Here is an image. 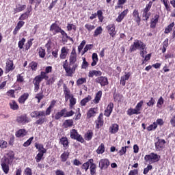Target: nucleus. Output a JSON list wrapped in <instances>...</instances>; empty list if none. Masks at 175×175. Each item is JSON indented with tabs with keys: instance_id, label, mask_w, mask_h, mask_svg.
I'll list each match as a JSON object with an SVG mask.
<instances>
[{
	"instance_id": "8",
	"label": "nucleus",
	"mask_w": 175,
	"mask_h": 175,
	"mask_svg": "<svg viewBox=\"0 0 175 175\" xmlns=\"http://www.w3.org/2000/svg\"><path fill=\"white\" fill-rule=\"evenodd\" d=\"M151 6H152V1H150L143 10L142 17H144L146 21L148 20L151 16V12H149L151 9Z\"/></svg>"
},
{
	"instance_id": "52",
	"label": "nucleus",
	"mask_w": 175,
	"mask_h": 175,
	"mask_svg": "<svg viewBox=\"0 0 175 175\" xmlns=\"http://www.w3.org/2000/svg\"><path fill=\"white\" fill-rule=\"evenodd\" d=\"M85 28L87 29L89 32H91V31L95 29V26L90 23H87L85 25Z\"/></svg>"
},
{
	"instance_id": "5",
	"label": "nucleus",
	"mask_w": 175,
	"mask_h": 175,
	"mask_svg": "<svg viewBox=\"0 0 175 175\" xmlns=\"http://www.w3.org/2000/svg\"><path fill=\"white\" fill-rule=\"evenodd\" d=\"M143 49H146V44L139 40H135L133 44L130 46L129 51L131 53H133V51H136V50H142Z\"/></svg>"
},
{
	"instance_id": "20",
	"label": "nucleus",
	"mask_w": 175,
	"mask_h": 175,
	"mask_svg": "<svg viewBox=\"0 0 175 175\" xmlns=\"http://www.w3.org/2000/svg\"><path fill=\"white\" fill-rule=\"evenodd\" d=\"M89 162H90V174L96 175V164H95L94 163L93 159H90Z\"/></svg>"
},
{
	"instance_id": "38",
	"label": "nucleus",
	"mask_w": 175,
	"mask_h": 175,
	"mask_svg": "<svg viewBox=\"0 0 175 175\" xmlns=\"http://www.w3.org/2000/svg\"><path fill=\"white\" fill-rule=\"evenodd\" d=\"M27 8L26 5H17L16 9L14 10L15 13H18L20 12H23L25 9Z\"/></svg>"
},
{
	"instance_id": "60",
	"label": "nucleus",
	"mask_w": 175,
	"mask_h": 175,
	"mask_svg": "<svg viewBox=\"0 0 175 175\" xmlns=\"http://www.w3.org/2000/svg\"><path fill=\"white\" fill-rule=\"evenodd\" d=\"M84 83H87L85 78H80L77 81V85H81V84H84Z\"/></svg>"
},
{
	"instance_id": "55",
	"label": "nucleus",
	"mask_w": 175,
	"mask_h": 175,
	"mask_svg": "<svg viewBox=\"0 0 175 175\" xmlns=\"http://www.w3.org/2000/svg\"><path fill=\"white\" fill-rule=\"evenodd\" d=\"M8 147V142L3 139H0V148H6Z\"/></svg>"
},
{
	"instance_id": "13",
	"label": "nucleus",
	"mask_w": 175,
	"mask_h": 175,
	"mask_svg": "<svg viewBox=\"0 0 175 175\" xmlns=\"http://www.w3.org/2000/svg\"><path fill=\"white\" fill-rule=\"evenodd\" d=\"M96 83L100 84L101 87H105V85H107V84H109V81L107 77L100 76L96 79Z\"/></svg>"
},
{
	"instance_id": "53",
	"label": "nucleus",
	"mask_w": 175,
	"mask_h": 175,
	"mask_svg": "<svg viewBox=\"0 0 175 175\" xmlns=\"http://www.w3.org/2000/svg\"><path fill=\"white\" fill-rule=\"evenodd\" d=\"M24 43H25V38H22L18 43V47H19L20 50H22L24 47Z\"/></svg>"
},
{
	"instance_id": "7",
	"label": "nucleus",
	"mask_w": 175,
	"mask_h": 175,
	"mask_svg": "<svg viewBox=\"0 0 175 175\" xmlns=\"http://www.w3.org/2000/svg\"><path fill=\"white\" fill-rule=\"evenodd\" d=\"M70 137L71 139H73L74 140H77L80 143H84V138H83L81 135L79 134V133L77 132V130L76 129H72L70 131Z\"/></svg>"
},
{
	"instance_id": "43",
	"label": "nucleus",
	"mask_w": 175,
	"mask_h": 175,
	"mask_svg": "<svg viewBox=\"0 0 175 175\" xmlns=\"http://www.w3.org/2000/svg\"><path fill=\"white\" fill-rule=\"evenodd\" d=\"M90 165H91V162H90V159L84 163L81 167V169H82L83 170H85V172H87V170H88V169H90Z\"/></svg>"
},
{
	"instance_id": "22",
	"label": "nucleus",
	"mask_w": 175,
	"mask_h": 175,
	"mask_svg": "<svg viewBox=\"0 0 175 175\" xmlns=\"http://www.w3.org/2000/svg\"><path fill=\"white\" fill-rule=\"evenodd\" d=\"M34 79L40 80V82L43 80H49V75L44 71H41L40 75L36 76Z\"/></svg>"
},
{
	"instance_id": "32",
	"label": "nucleus",
	"mask_w": 175,
	"mask_h": 175,
	"mask_svg": "<svg viewBox=\"0 0 175 175\" xmlns=\"http://www.w3.org/2000/svg\"><path fill=\"white\" fill-rule=\"evenodd\" d=\"M101 98H102V91L100 90L96 94V96L93 100L94 103H95V105H98Z\"/></svg>"
},
{
	"instance_id": "62",
	"label": "nucleus",
	"mask_w": 175,
	"mask_h": 175,
	"mask_svg": "<svg viewBox=\"0 0 175 175\" xmlns=\"http://www.w3.org/2000/svg\"><path fill=\"white\" fill-rule=\"evenodd\" d=\"M29 66L31 68L32 70H36V69H38V63L32 62L29 64Z\"/></svg>"
},
{
	"instance_id": "30",
	"label": "nucleus",
	"mask_w": 175,
	"mask_h": 175,
	"mask_svg": "<svg viewBox=\"0 0 175 175\" xmlns=\"http://www.w3.org/2000/svg\"><path fill=\"white\" fill-rule=\"evenodd\" d=\"M64 148H68L69 147V142L68 141V137H63L60 139V142Z\"/></svg>"
},
{
	"instance_id": "11",
	"label": "nucleus",
	"mask_w": 175,
	"mask_h": 175,
	"mask_svg": "<svg viewBox=\"0 0 175 175\" xmlns=\"http://www.w3.org/2000/svg\"><path fill=\"white\" fill-rule=\"evenodd\" d=\"M77 64L70 66V64H69L68 68L65 70L67 76L72 77V76H73L74 73L76 72V69H77Z\"/></svg>"
},
{
	"instance_id": "18",
	"label": "nucleus",
	"mask_w": 175,
	"mask_h": 175,
	"mask_svg": "<svg viewBox=\"0 0 175 175\" xmlns=\"http://www.w3.org/2000/svg\"><path fill=\"white\" fill-rule=\"evenodd\" d=\"M31 12H32V6L30 5L29 8H27V11L23 14H22L18 20H20V21H23L24 20H27V18H28L29 14L31 13Z\"/></svg>"
},
{
	"instance_id": "33",
	"label": "nucleus",
	"mask_w": 175,
	"mask_h": 175,
	"mask_svg": "<svg viewBox=\"0 0 175 175\" xmlns=\"http://www.w3.org/2000/svg\"><path fill=\"white\" fill-rule=\"evenodd\" d=\"M70 65H77V67H79V62H76L77 61V56H72L70 55Z\"/></svg>"
},
{
	"instance_id": "21",
	"label": "nucleus",
	"mask_w": 175,
	"mask_h": 175,
	"mask_svg": "<svg viewBox=\"0 0 175 175\" xmlns=\"http://www.w3.org/2000/svg\"><path fill=\"white\" fill-rule=\"evenodd\" d=\"M107 29L108 30L109 35H111L112 38H114V36H116V25H114L113 24L109 25L108 26H107Z\"/></svg>"
},
{
	"instance_id": "57",
	"label": "nucleus",
	"mask_w": 175,
	"mask_h": 175,
	"mask_svg": "<svg viewBox=\"0 0 175 175\" xmlns=\"http://www.w3.org/2000/svg\"><path fill=\"white\" fill-rule=\"evenodd\" d=\"M33 40V38L29 40L25 44V50H29L31 49V46H32V41Z\"/></svg>"
},
{
	"instance_id": "26",
	"label": "nucleus",
	"mask_w": 175,
	"mask_h": 175,
	"mask_svg": "<svg viewBox=\"0 0 175 175\" xmlns=\"http://www.w3.org/2000/svg\"><path fill=\"white\" fill-rule=\"evenodd\" d=\"M120 129V126L117 124H113L109 127V131L112 134L114 135L118 132V129Z\"/></svg>"
},
{
	"instance_id": "37",
	"label": "nucleus",
	"mask_w": 175,
	"mask_h": 175,
	"mask_svg": "<svg viewBox=\"0 0 175 175\" xmlns=\"http://www.w3.org/2000/svg\"><path fill=\"white\" fill-rule=\"evenodd\" d=\"M27 135L25 129H20L16 133V137H24Z\"/></svg>"
},
{
	"instance_id": "58",
	"label": "nucleus",
	"mask_w": 175,
	"mask_h": 175,
	"mask_svg": "<svg viewBox=\"0 0 175 175\" xmlns=\"http://www.w3.org/2000/svg\"><path fill=\"white\" fill-rule=\"evenodd\" d=\"M92 47H94L93 44H86L85 48L83 49V54H85V53H87V51H88V50H91V49H92Z\"/></svg>"
},
{
	"instance_id": "54",
	"label": "nucleus",
	"mask_w": 175,
	"mask_h": 175,
	"mask_svg": "<svg viewBox=\"0 0 175 175\" xmlns=\"http://www.w3.org/2000/svg\"><path fill=\"white\" fill-rule=\"evenodd\" d=\"M158 125H157V123L154 122L152 124H150L149 126L147 127L148 131H154V129H157Z\"/></svg>"
},
{
	"instance_id": "16",
	"label": "nucleus",
	"mask_w": 175,
	"mask_h": 175,
	"mask_svg": "<svg viewBox=\"0 0 175 175\" xmlns=\"http://www.w3.org/2000/svg\"><path fill=\"white\" fill-rule=\"evenodd\" d=\"M50 31L53 33V35H57V33H59V31H61V27L58 26V24L56 23H53L50 27Z\"/></svg>"
},
{
	"instance_id": "48",
	"label": "nucleus",
	"mask_w": 175,
	"mask_h": 175,
	"mask_svg": "<svg viewBox=\"0 0 175 175\" xmlns=\"http://www.w3.org/2000/svg\"><path fill=\"white\" fill-rule=\"evenodd\" d=\"M164 103L165 100H163V97L161 96L157 101V107H158L159 109H161L162 105H163Z\"/></svg>"
},
{
	"instance_id": "25",
	"label": "nucleus",
	"mask_w": 175,
	"mask_h": 175,
	"mask_svg": "<svg viewBox=\"0 0 175 175\" xmlns=\"http://www.w3.org/2000/svg\"><path fill=\"white\" fill-rule=\"evenodd\" d=\"M96 111H98V108L93 107L90 108L87 113V118H91L92 117H95V115L96 114Z\"/></svg>"
},
{
	"instance_id": "64",
	"label": "nucleus",
	"mask_w": 175,
	"mask_h": 175,
	"mask_svg": "<svg viewBox=\"0 0 175 175\" xmlns=\"http://www.w3.org/2000/svg\"><path fill=\"white\" fill-rule=\"evenodd\" d=\"M76 105V98L72 96L70 98V106L72 107V106H75Z\"/></svg>"
},
{
	"instance_id": "61",
	"label": "nucleus",
	"mask_w": 175,
	"mask_h": 175,
	"mask_svg": "<svg viewBox=\"0 0 175 175\" xmlns=\"http://www.w3.org/2000/svg\"><path fill=\"white\" fill-rule=\"evenodd\" d=\"M85 40H83L81 42V43L79 44V46H78V51L79 53H81V50H83V49H84V46H85Z\"/></svg>"
},
{
	"instance_id": "34",
	"label": "nucleus",
	"mask_w": 175,
	"mask_h": 175,
	"mask_svg": "<svg viewBox=\"0 0 175 175\" xmlns=\"http://www.w3.org/2000/svg\"><path fill=\"white\" fill-rule=\"evenodd\" d=\"M93 136H94V133L92 132V131L89 130L85 134V140H86L87 142H90V140L92 139Z\"/></svg>"
},
{
	"instance_id": "56",
	"label": "nucleus",
	"mask_w": 175,
	"mask_h": 175,
	"mask_svg": "<svg viewBox=\"0 0 175 175\" xmlns=\"http://www.w3.org/2000/svg\"><path fill=\"white\" fill-rule=\"evenodd\" d=\"M32 140H33V137H31L27 141H26L23 144V147H28L29 146H31V144L32 143Z\"/></svg>"
},
{
	"instance_id": "63",
	"label": "nucleus",
	"mask_w": 175,
	"mask_h": 175,
	"mask_svg": "<svg viewBox=\"0 0 175 175\" xmlns=\"http://www.w3.org/2000/svg\"><path fill=\"white\" fill-rule=\"evenodd\" d=\"M72 29H73V31H76V25H75L73 24L68 23L67 30L72 31Z\"/></svg>"
},
{
	"instance_id": "49",
	"label": "nucleus",
	"mask_w": 175,
	"mask_h": 175,
	"mask_svg": "<svg viewBox=\"0 0 175 175\" xmlns=\"http://www.w3.org/2000/svg\"><path fill=\"white\" fill-rule=\"evenodd\" d=\"M83 62L81 64V69H87L89 66V64L88 63L87 60L85 59V57H82Z\"/></svg>"
},
{
	"instance_id": "47",
	"label": "nucleus",
	"mask_w": 175,
	"mask_h": 175,
	"mask_svg": "<svg viewBox=\"0 0 175 175\" xmlns=\"http://www.w3.org/2000/svg\"><path fill=\"white\" fill-rule=\"evenodd\" d=\"M173 27H174V22H172L165 29V33H170L172 32V29H173Z\"/></svg>"
},
{
	"instance_id": "39",
	"label": "nucleus",
	"mask_w": 175,
	"mask_h": 175,
	"mask_svg": "<svg viewBox=\"0 0 175 175\" xmlns=\"http://www.w3.org/2000/svg\"><path fill=\"white\" fill-rule=\"evenodd\" d=\"M10 107L12 110H18V105L14 100H11L10 102Z\"/></svg>"
},
{
	"instance_id": "29",
	"label": "nucleus",
	"mask_w": 175,
	"mask_h": 175,
	"mask_svg": "<svg viewBox=\"0 0 175 175\" xmlns=\"http://www.w3.org/2000/svg\"><path fill=\"white\" fill-rule=\"evenodd\" d=\"M40 80L36 79V78L33 80V84H34V92H38L39 91V88L40 87Z\"/></svg>"
},
{
	"instance_id": "31",
	"label": "nucleus",
	"mask_w": 175,
	"mask_h": 175,
	"mask_svg": "<svg viewBox=\"0 0 175 175\" xmlns=\"http://www.w3.org/2000/svg\"><path fill=\"white\" fill-rule=\"evenodd\" d=\"M29 96V94L28 93L23 94L19 98L18 102L19 103H21L22 105H24L25 103V100L28 99V97Z\"/></svg>"
},
{
	"instance_id": "36",
	"label": "nucleus",
	"mask_w": 175,
	"mask_h": 175,
	"mask_svg": "<svg viewBox=\"0 0 175 175\" xmlns=\"http://www.w3.org/2000/svg\"><path fill=\"white\" fill-rule=\"evenodd\" d=\"M63 126L64 128H70L73 126V120H66L63 123Z\"/></svg>"
},
{
	"instance_id": "6",
	"label": "nucleus",
	"mask_w": 175,
	"mask_h": 175,
	"mask_svg": "<svg viewBox=\"0 0 175 175\" xmlns=\"http://www.w3.org/2000/svg\"><path fill=\"white\" fill-rule=\"evenodd\" d=\"M146 162H149V163H155V162H159L161 159V156L158 155L157 153L151 152L150 154H146L144 157Z\"/></svg>"
},
{
	"instance_id": "4",
	"label": "nucleus",
	"mask_w": 175,
	"mask_h": 175,
	"mask_svg": "<svg viewBox=\"0 0 175 175\" xmlns=\"http://www.w3.org/2000/svg\"><path fill=\"white\" fill-rule=\"evenodd\" d=\"M74 114H75V111H68V109H66V108H64L61 111L57 112L53 116V118H55V120H58L62 117H64L65 118H66V117H72V116H73Z\"/></svg>"
},
{
	"instance_id": "27",
	"label": "nucleus",
	"mask_w": 175,
	"mask_h": 175,
	"mask_svg": "<svg viewBox=\"0 0 175 175\" xmlns=\"http://www.w3.org/2000/svg\"><path fill=\"white\" fill-rule=\"evenodd\" d=\"M68 49H66V47L64 46L61 49V54L59 55V58L61 59H65V58H66V56L68 55Z\"/></svg>"
},
{
	"instance_id": "45",
	"label": "nucleus",
	"mask_w": 175,
	"mask_h": 175,
	"mask_svg": "<svg viewBox=\"0 0 175 175\" xmlns=\"http://www.w3.org/2000/svg\"><path fill=\"white\" fill-rule=\"evenodd\" d=\"M103 31V29H102V27H98L94 31V33L93 36L94 38H96V36H98V35H100V33H102Z\"/></svg>"
},
{
	"instance_id": "59",
	"label": "nucleus",
	"mask_w": 175,
	"mask_h": 175,
	"mask_svg": "<svg viewBox=\"0 0 175 175\" xmlns=\"http://www.w3.org/2000/svg\"><path fill=\"white\" fill-rule=\"evenodd\" d=\"M44 98V96L43 95V92H41L36 95V99H38V102H40L42 99Z\"/></svg>"
},
{
	"instance_id": "15",
	"label": "nucleus",
	"mask_w": 175,
	"mask_h": 175,
	"mask_svg": "<svg viewBox=\"0 0 175 175\" xmlns=\"http://www.w3.org/2000/svg\"><path fill=\"white\" fill-rule=\"evenodd\" d=\"M114 108V104L113 103H110L105 110L104 111V116L105 117H110L111 113H113V109Z\"/></svg>"
},
{
	"instance_id": "24",
	"label": "nucleus",
	"mask_w": 175,
	"mask_h": 175,
	"mask_svg": "<svg viewBox=\"0 0 175 175\" xmlns=\"http://www.w3.org/2000/svg\"><path fill=\"white\" fill-rule=\"evenodd\" d=\"M131 77V72H125V75L121 77L120 84L123 86H125L126 81L129 80Z\"/></svg>"
},
{
	"instance_id": "17",
	"label": "nucleus",
	"mask_w": 175,
	"mask_h": 175,
	"mask_svg": "<svg viewBox=\"0 0 175 175\" xmlns=\"http://www.w3.org/2000/svg\"><path fill=\"white\" fill-rule=\"evenodd\" d=\"M96 128L99 129V128H102L103 126L104 120H103V113H100L97 120H96Z\"/></svg>"
},
{
	"instance_id": "50",
	"label": "nucleus",
	"mask_w": 175,
	"mask_h": 175,
	"mask_svg": "<svg viewBox=\"0 0 175 175\" xmlns=\"http://www.w3.org/2000/svg\"><path fill=\"white\" fill-rule=\"evenodd\" d=\"M127 148H129V146L122 147L121 150H119V155H120V157H122V155H125V154H126Z\"/></svg>"
},
{
	"instance_id": "35",
	"label": "nucleus",
	"mask_w": 175,
	"mask_h": 175,
	"mask_svg": "<svg viewBox=\"0 0 175 175\" xmlns=\"http://www.w3.org/2000/svg\"><path fill=\"white\" fill-rule=\"evenodd\" d=\"M44 154H46L45 150H44L42 152H39L35 158L36 162H37V163L40 162L42 161V158H43V155H44Z\"/></svg>"
},
{
	"instance_id": "51",
	"label": "nucleus",
	"mask_w": 175,
	"mask_h": 175,
	"mask_svg": "<svg viewBox=\"0 0 175 175\" xmlns=\"http://www.w3.org/2000/svg\"><path fill=\"white\" fill-rule=\"evenodd\" d=\"M96 14H97L99 21L100 23H102V21H103V18H104L103 12H102V10H98Z\"/></svg>"
},
{
	"instance_id": "41",
	"label": "nucleus",
	"mask_w": 175,
	"mask_h": 175,
	"mask_svg": "<svg viewBox=\"0 0 175 175\" xmlns=\"http://www.w3.org/2000/svg\"><path fill=\"white\" fill-rule=\"evenodd\" d=\"M35 147L37 148V150H38L39 152H42L43 151H45V152H47V150H46V148H44V147L43 146V144H35Z\"/></svg>"
},
{
	"instance_id": "40",
	"label": "nucleus",
	"mask_w": 175,
	"mask_h": 175,
	"mask_svg": "<svg viewBox=\"0 0 175 175\" xmlns=\"http://www.w3.org/2000/svg\"><path fill=\"white\" fill-rule=\"evenodd\" d=\"M92 99V97H91V96H88L86 98L82 99L81 100V105L82 106H85V105H87V103H88V102H90V100H91Z\"/></svg>"
},
{
	"instance_id": "14",
	"label": "nucleus",
	"mask_w": 175,
	"mask_h": 175,
	"mask_svg": "<svg viewBox=\"0 0 175 175\" xmlns=\"http://www.w3.org/2000/svg\"><path fill=\"white\" fill-rule=\"evenodd\" d=\"M165 144L166 141H165V139H159L154 144L156 150H157V151H161V150L165 147Z\"/></svg>"
},
{
	"instance_id": "9",
	"label": "nucleus",
	"mask_w": 175,
	"mask_h": 175,
	"mask_svg": "<svg viewBox=\"0 0 175 175\" xmlns=\"http://www.w3.org/2000/svg\"><path fill=\"white\" fill-rule=\"evenodd\" d=\"M110 166V161L109 159H102L98 162V167L100 170H106Z\"/></svg>"
},
{
	"instance_id": "1",
	"label": "nucleus",
	"mask_w": 175,
	"mask_h": 175,
	"mask_svg": "<svg viewBox=\"0 0 175 175\" xmlns=\"http://www.w3.org/2000/svg\"><path fill=\"white\" fill-rule=\"evenodd\" d=\"M55 103H57V101H55V100H53L46 111L35 110L30 113L31 118H36L37 120L34 123L35 125H43V124H46V122H47L48 120L46 116L51 114V111H53V109H54Z\"/></svg>"
},
{
	"instance_id": "3",
	"label": "nucleus",
	"mask_w": 175,
	"mask_h": 175,
	"mask_svg": "<svg viewBox=\"0 0 175 175\" xmlns=\"http://www.w3.org/2000/svg\"><path fill=\"white\" fill-rule=\"evenodd\" d=\"M143 105H144V101L141 100L137 104L135 108L129 109L126 111L127 116L131 117V116H133L135 114L136 116L141 114Z\"/></svg>"
},
{
	"instance_id": "46",
	"label": "nucleus",
	"mask_w": 175,
	"mask_h": 175,
	"mask_svg": "<svg viewBox=\"0 0 175 175\" xmlns=\"http://www.w3.org/2000/svg\"><path fill=\"white\" fill-rule=\"evenodd\" d=\"M105 152V144H101L96 150L97 154H103Z\"/></svg>"
},
{
	"instance_id": "19",
	"label": "nucleus",
	"mask_w": 175,
	"mask_h": 175,
	"mask_svg": "<svg viewBox=\"0 0 175 175\" xmlns=\"http://www.w3.org/2000/svg\"><path fill=\"white\" fill-rule=\"evenodd\" d=\"M63 89L65 95L66 102H68V100H69V99H70V98H72L73 95L70 94V90H69V88H68L66 85H64Z\"/></svg>"
},
{
	"instance_id": "28",
	"label": "nucleus",
	"mask_w": 175,
	"mask_h": 175,
	"mask_svg": "<svg viewBox=\"0 0 175 175\" xmlns=\"http://www.w3.org/2000/svg\"><path fill=\"white\" fill-rule=\"evenodd\" d=\"M133 16L135 18V21H136L137 24L138 25H140V16H139V10H134L133 12Z\"/></svg>"
},
{
	"instance_id": "10",
	"label": "nucleus",
	"mask_w": 175,
	"mask_h": 175,
	"mask_svg": "<svg viewBox=\"0 0 175 175\" xmlns=\"http://www.w3.org/2000/svg\"><path fill=\"white\" fill-rule=\"evenodd\" d=\"M16 122H18V124H21L22 125H24L29 122V118H28L27 114H23L19 116H17Z\"/></svg>"
},
{
	"instance_id": "2",
	"label": "nucleus",
	"mask_w": 175,
	"mask_h": 175,
	"mask_svg": "<svg viewBox=\"0 0 175 175\" xmlns=\"http://www.w3.org/2000/svg\"><path fill=\"white\" fill-rule=\"evenodd\" d=\"M14 161V152L10 150L5 154L4 157L1 160V166L5 174H9V165H12Z\"/></svg>"
},
{
	"instance_id": "44",
	"label": "nucleus",
	"mask_w": 175,
	"mask_h": 175,
	"mask_svg": "<svg viewBox=\"0 0 175 175\" xmlns=\"http://www.w3.org/2000/svg\"><path fill=\"white\" fill-rule=\"evenodd\" d=\"M62 162H66L68 158H69V152H64L60 157Z\"/></svg>"
},
{
	"instance_id": "42",
	"label": "nucleus",
	"mask_w": 175,
	"mask_h": 175,
	"mask_svg": "<svg viewBox=\"0 0 175 175\" xmlns=\"http://www.w3.org/2000/svg\"><path fill=\"white\" fill-rule=\"evenodd\" d=\"M38 51L40 58H44V57H46V50L40 47L38 48Z\"/></svg>"
},
{
	"instance_id": "23",
	"label": "nucleus",
	"mask_w": 175,
	"mask_h": 175,
	"mask_svg": "<svg viewBox=\"0 0 175 175\" xmlns=\"http://www.w3.org/2000/svg\"><path fill=\"white\" fill-rule=\"evenodd\" d=\"M158 21H159V15L156 14L150 20V28H155V27H157V24H158Z\"/></svg>"
},
{
	"instance_id": "12",
	"label": "nucleus",
	"mask_w": 175,
	"mask_h": 175,
	"mask_svg": "<svg viewBox=\"0 0 175 175\" xmlns=\"http://www.w3.org/2000/svg\"><path fill=\"white\" fill-rule=\"evenodd\" d=\"M16 68L14 64H13V60L7 59L5 62V73H9V72H13V70Z\"/></svg>"
}]
</instances>
